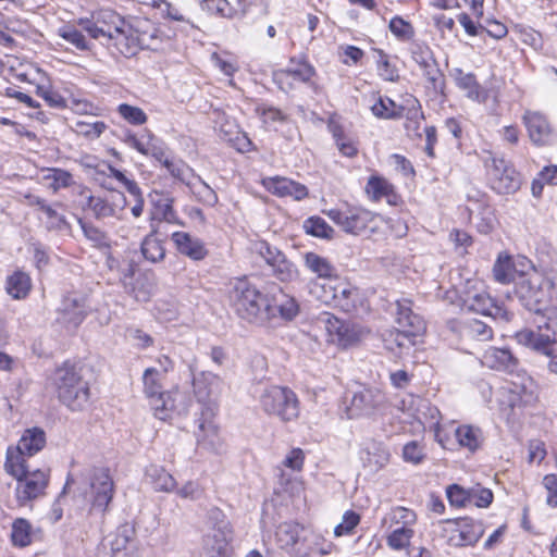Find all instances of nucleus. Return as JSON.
<instances>
[{
	"instance_id": "f257e3e1",
	"label": "nucleus",
	"mask_w": 557,
	"mask_h": 557,
	"mask_svg": "<svg viewBox=\"0 0 557 557\" xmlns=\"http://www.w3.org/2000/svg\"><path fill=\"white\" fill-rule=\"evenodd\" d=\"M77 25L92 39L102 45L113 46L124 57H133L140 49L152 48L157 29L147 21L129 24L112 9H98L90 17L77 20Z\"/></svg>"
},
{
	"instance_id": "f03ea898",
	"label": "nucleus",
	"mask_w": 557,
	"mask_h": 557,
	"mask_svg": "<svg viewBox=\"0 0 557 557\" xmlns=\"http://www.w3.org/2000/svg\"><path fill=\"white\" fill-rule=\"evenodd\" d=\"M517 298L525 309L545 319L544 330L557 343V271L534 273L521 282Z\"/></svg>"
},
{
	"instance_id": "7ed1b4c3",
	"label": "nucleus",
	"mask_w": 557,
	"mask_h": 557,
	"mask_svg": "<svg viewBox=\"0 0 557 557\" xmlns=\"http://www.w3.org/2000/svg\"><path fill=\"white\" fill-rule=\"evenodd\" d=\"M164 376L157 368H147L143 373L144 394L156 418L166 421L173 414H186L190 399L178 388L164 391L162 380Z\"/></svg>"
},
{
	"instance_id": "20e7f679",
	"label": "nucleus",
	"mask_w": 557,
	"mask_h": 557,
	"mask_svg": "<svg viewBox=\"0 0 557 557\" xmlns=\"http://www.w3.org/2000/svg\"><path fill=\"white\" fill-rule=\"evenodd\" d=\"M228 302L234 312L249 323H263L271 310L265 296L245 277L231 282Z\"/></svg>"
},
{
	"instance_id": "39448f33",
	"label": "nucleus",
	"mask_w": 557,
	"mask_h": 557,
	"mask_svg": "<svg viewBox=\"0 0 557 557\" xmlns=\"http://www.w3.org/2000/svg\"><path fill=\"white\" fill-rule=\"evenodd\" d=\"M52 381L58 398L67 408L78 411L88 405L90 398L89 384L73 366L63 363L55 370Z\"/></svg>"
},
{
	"instance_id": "423d86ee",
	"label": "nucleus",
	"mask_w": 557,
	"mask_h": 557,
	"mask_svg": "<svg viewBox=\"0 0 557 557\" xmlns=\"http://www.w3.org/2000/svg\"><path fill=\"white\" fill-rule=\"evenodd\" d=\"M327 216L346 234L359 236L377 233L383 218L363 207L346 205L331 209Z\"/></svg>"
},
{
	"instance_id": "0eeeda50",
	"label": "nucleus",
	"mask_w": 557,
	"mask_h": 557,
	"mask_svg": "<svg viewBox=\"0 0 557 557\" xmlns=\"http://www.w3.org/2000/svg\"><path fill=\"white\" fill-rule=\"evenodd\" d=\"M4 471L16 480L14 492L20 506H26L45 495L50 479L48 470H30L28 463H22V469L15 473L8 467V463H4Z\"/></svg>"
},
{
	"instance_id": "6e6552de",
	"label": "nucleus",
	"mask_w": 557,
	"mask_h": 557,
	"mask_svg": "<svg viewBox=\"0 0 557 557\" xmlns=\"http://www.w3.org/2000/svg\"><path fill=\"white\" fill-rule=\"evenodd\" d=\"M262 410L277 417L284 422L293 421L299 416V400L297 395L288 387L271 386L260 397Z\"/></svg>"
},
{
	"instance_id": "1a4fd4ad",
	"label": "nucleus",
	"mask_w": 557,
	"mask_h": 557,
	"mask_svg": "<svg viewBox=\"0 0 557 557\" xmlns=\"http://www.w3.org/2000/svg\"><path fill=\"white\" fill-rule=\"evenodd\" d=\"M441 536L451 547L473 546L484 534V527L472 518L443 520L440 522Z\"/></svg>"
},
{
	"instance_id": "9d476101",
	"label": "nucleus",
	"mask_w": 557,
	"mask_h": 557,
	"mask_svg": "<svg viewBox=\"0 0 557 557\" xmlns=\"http://www.w3.org/2000/svg\"><path fill=\"white\" fill-rule=\"evenodd\" d=\"M548 270H546L547 272ZM534 273H545L532 268L530 260L524 257L513 258L507 253H499L493 265V276L500 284L515 283V295L518 285L530 278Z\"/></svg>"
},
{
	"instance_id": "9b49d317",
	"label": "nucleus",
	"mask_w": 557,
	"mask_h": 557,
	"mask_svg": "<svg viewBox=\"0 0 557 557\" xmlns=\"http://www.w3.org/2000/svg\"><path fill=\"white\" fill-rule=\"evenodd\" d=\"M46 445V434L39 428H32L24 431L16 446H9L5 454V461L12 472L22 469V463H28V458L39 453Z\"/></svg>"
},
{
	"instance_id": "f8f14e48",
	"label": "nucleus",
	"mask_w": 557,
	"mask_h": 557,
	"mask_svg": "<svg viewBox=\"0 0 557 557\" xmlns=\"http://www.w3.org/2000/svg\"><path fill=\"white\" fill-rule=\"evenodd\" d=\"M485 169L488 185L497 194H513L520 188V174L504 158L491 157L486 159Z\"/></svg>"
},
{
	"instance_id": "ddd939ff",
	"label": "nucleus",
	"mask_w": 557,
	"mask_h": 557,
	"mask_svg": "<svg viewBox=\"0 0 557 557\" xmlns=\"http://www.w3.org/2000/svg\"><path fill=\"white\" fill-rule=\"evenodd\" d=\"M408 403L416 410L410 416L417 420L423 428L433 430L435 441L443 447L447 448L450 443V437L446 428L440 423L441 412L426 400L410 396Z\"/></svg>"
},
{
	"instance_id": "4468645a",
	"label": "nucleus",
	"mask_w": 557,
	"mask_h": 557,
	"mask_svg": "<svg viewBox=\"0 0 557 557\" xmlns=\"http://www.w3.org/2000/svg\"><path fill=\"white\" fill-rule=\"evenodd\" d=\"M386 404L383 392L375 387L361 386L352 392L347 406L349 418L371 417L380 412Z\"/></svg>"
},
{
	"instance_id": "2eb2a0df",
	"label": "nucleus",
	"mask_w": 557,
	"mask_h": 557,
	"mask_svg": "<svg viewBox=\"0 0 557 557\" xmlns=\"http://www.w3.org/2000/svg\"><path fill=\"white\" fill-rule=\"evenodd\" d=\"M218 407L213 403L206 405L197 419L196 431L197 445L201 449L220 454L223 450V441L220 437L218 426L213 422Z\"/></svg>"
},
{
	"instance_id": "dca6fc26",
	"label": "nucleus",
	"mask_w": 557,
	"mask_h": 557,
	"mask_svg": "<svg viewBox=\"0 0 557 557\" xmlns=\"http://www.w3.org/2000/svg\"><path fill=\"white\" fill-rule=\"evenodd\" d=\"M91 509L104 512L114 495L113 480L108 469L94 468L87 475Z\"/></svg>"
},
{
	"instance_id": "f3484780",
	"label": "nucleus",
	"mask_w": 557,
	"mask_h": 557,
	"mask_svg": "<svg viewBox=\"0 0 557 557\" xmlns=\"http://www.w3.org/2000/svg\"><path fill=\"white\" fill-rule=\"evenodd\" d=\"M323 323L329 335V341L342 347H347L359 342L369 333L367 329L359 324L344 322L329 313L324 315Z\"/></svg>"
},
{
	"instance_id": "a211bd4d",
	"label": "nucleus",
	"mask_w": 557,
	"mask_h": 557,
	"mask_svg": "<svg viewBox=\"0 0 557 557\" xmlns=\"http://www.w3.org/2000/svg\"><path fill=\"white\" fill-rule=\"evenodd\" d=\"M258 251L277 280L281 282H292L297 277L298 270L296 265L277 248L261 242L258 244Z\"/></svg>"
},
{
	"instance_id": "6ab92c4d",
	"label": "nucleus",
	"mask_w": 557,
	"mask_h": 557,
	"mask_svg": "<svg viewBox=\"0 0 557 557\" xmlns=\"http://www.w3.org/2000/svg\"><path fill=\"white\" fill-rule=\"evenodd\" d=\"M529 137L534 145H549L556 137V133L544 114L537 111L527 110L522 116Z\"/></svg>"
},
{
	"instance_id": "aec40b11",
	"label": "nucleus",
	"mask_w": 557,
	"mask_h": 557,
	"mask_svg": "<svg viewBox=\"0 0 557 557\" xmlns=\"http://www.w3.org/2000/svg\"><path fill=\"white\" fill-rule=\"evenodd\" d=\"M124 143L139 153L154 158L158 162L163 161L166 152L164 143L148 129L143 131L139 135L127 133Z\"/></svg>"
},
{
	"instance_id": "412c9836",
	"label": "nucleus",
	"mask_w": 557,
	"mask_h": 557,
	"mask_svg": "<svg viewBox=\"0 0 557 557\" xmlns=\"http://www.w3.org/2000/svg\"><path fill=\"white\" fill-rule=\"evenodd\" d=\"M193 385L195 395L201 405L200 410L209 403H213L218 407L215 399L222 393L223 387V381L218 374L202 371L194 377Z\"/></svg>"
},
{
	"instance_id": "4be33fe9",
	"label": "nucleus",
	"mask_w": 557,
	"mask_h": 557,
	"mask_svg": "<svg viewBox=\"0 0 557 557\" xmlns=\"http://www.w3.org/2000/svg\"><path fill=\"white\" fill-rule=\"evenodd\" d=\"M334 547L320 532L306 527L295 557H320L331 554Z\"/></svg>"
},
{
	"instance_id": "5701e85b",
	"label": "nucleus",
	"mask_w": 557,
	"mask_h": 557,
	"mask_svg": "<svg viewBox=\"0 0 557 557\" xmlns=\"http://www.w3.org/2000/svg\"><path fill=\"white\" fill-rule=\"evenodd\" d=\"M465 306L468 310L494 319L510 321L511 313L504 307L497 305L494 299L485 292L468 295L465 299Z\"/></svg>"
},
{
	"instance_id": "b1692460",
	"label": "nucleus",
	"mask_w": 557,
	"mask_h": 557,
	"mask_svg": "<svg viewBox=\"0 0 557 557\" xmlns=\"http://www.w3.org/2000/svg\"><path fill=\"white\" fill-rule=\"evenodd\" d=\"M87 314V306L84 297L70 294L62 300L58 320L65 325L66 329H76Z\"/></svg>"
},
{
	"instance_id": "393cba45",
	"label": "nucleus",
	"mask_w": 557,
	"mask_h": 557,
	"mask_svg": "<svg viewBox=\"0 0 557 557\" xmlns=\"http://www.w3.org/2000/svg\"><path fill=\"white\" fill-rule=\"evenodd\" d=\"M262 186L277 197H290L297 201L308 196V188L304 184L283 176L265 177Z\"/></svg>"
},
{
	"instance_id": "a878e982",
	"label": "nucleus",
	"mask_w": 557,
	"mask_h": 557,
	"mask_svg": "<svg viewBox=\"0 0 557 557\" xmlns=\"http://www.w3.org/2000/svg\"><path fill=\"white\" fill-rule=\"evenodd\" d=\"M543 325H539V330L523 329L515 334L518 344L534 350L537 354L550 356L553 354V345L550 334L543 333Z\"/></svg>"
},
{
	"instance_id": "bb28decb",
	"label": "nucleus",
	"mask_w": 557,
	"mask_h": 557,
	"mask_svg": "<svg viewBox=\"0 0 557 557\" xmlns=\"http://www.w3.org/2000/svg\"><path fill=\"white\" fill-rule=\"evenodd\" d=\"M306 525L295 521H285L275 530V542L277 546L290 556L296 555Z\"/></svg>"
},
{
	"instance_id": "cd10ccee",
	"label": "nucleus",
	"mask_w": 557,
	"mask_h": 557,
	"mask_svg": "<svg viewBox=\"0 0 557 557\" xmlns=\"http://www.w3.org/2000/svg\"><path fill=\"white\" fill-rule=\"evenodd\" d=\"M453 332L461 338L486 342L493 338V330L486 323L476 319L453 320L448 322Z\"/></svg>"
},
{
	"instance_id": "c85d7f7f",
	"label": "nucleus",
	"mask_w": 557,
	"mask_h": 557,
	"mask_svg": "<svg viewBox=\"0 0 557 557\" xmlns=\"http://www.w3.org/2000/svg\"><path fill=\"white\" fill-rule=\"evenodd\" d=\"M481 363L492 370L511 373L519 364V360L508 348L488 347L481 357Z\"/></svg>"
},
{
	"instance_id": "c756f323",
	"label": "nucleus",
	"mask_w": 557,
	"mask_h": 557,
	"mask_svg": "<svg viewBox=\"0 0 557 557\" xmlns=\"http://www.w3.org/2000/svg\"><path fill=\"white\" fill-rule=\"evenodd\" d=\"M313 75L314 69L309 63L292 60L288 69L274 72L273 79L282 90L287 91L292 88L290 79L307 83Z\"/></svg>"
},
{
	"instance_id": "7c9ffc66",
	"label": "nucleus",
	"mask_w": 557,
	"mask_h": 557,
	"mask_svg": "<svg viewBox=\"0 0 557 557\" xmlns=\"http://www.w3.org/2000/svg\"><path fill=\"white\" fill-rule=\"evenodd\" d=\"M126 205V198L122 193L111 195V198L89 196L87 206L97 219L116 216Z\"/></svg>"
},
{
	"instance_id": "2f4dec72",
	"label": "nucleus",
	"mask_w": 557,
	"mask_h": 557,
	"mask_svg": "<svg viewBox=\"0 0 557 557\" xmlns=\"http://www.w3.org/2000/svg\"><path fill=\"white\" fill-rule=\"evenodd\" d=\"M412 302L409 299L396 301V323L399 327L409 332V334L422 335L425 331L423 319L412 311Z\"/></svg>"
},
{
	"instance_id": "473e14b6",
	"label": "nucleus",
	"mask_w": 557,
	"mask_h": 557,
	"mask_svg": "<svg viewBox=\"0 0 557 557\" xmlns=\"http://www.w3.org/2000/svg\"><path fill=\"white\" fill-rule=\"evenodd\" d=\"M171 239L180 253L193 260H202L208 255V250L202 240L191 236L189 233L174 232L171 235Z\"/></svg>"
},
{
	"instance_id": "72a5a7b5",
	"label": "nucleus",
	"mask_w": 557,
	"mask_h": 557,
	"mask_svg": "<svg viewBox=\"0 0 557 557\" xmlns=\"http://www.w3.org/2000/svg\"><path fill=\"white\" fill-rule=\"evenodd\" d=\"M412 59L423 70L426 79L436 88L441 72L429 47L417 45L412 49Z\"/></svg>"
},
{
	"instance_id": "f704fd0d",
	"label": "nucleus",
	"mask_w": 557,
	"mask_h": 557,
	"mask_svg": "<svg viewBox=\"0 0 557 557\" xmlns=\"http://www.w3.org/2000/svg\"><path fill=\"white\" fill-rule=\"evenodd\" d=\"M417 522V515L413 510L405 507L392 508L382 519V525L388 530L412 529Z\"/></svg>"
},
{
	"instance_id": "c9c22d12",
	"label": "nucleus",
	"mask_w": 557,
	"mask_h": 557,
	"mask_svg": "<svg viewBox=\"0 0 557 557\" xmlns=\"http://www.w3.org/2000/svg\"><path fill=\"white\" fill-rule=\"evenodd\" d=\"M135 530L129 524L120 525L110 542L111 557H129Z\"/></svg>"
},
{
	"instance_id": "e433bc0d",
	"label": "nucleus",
	"mask_w": 557,
	"mask_h": 557,
	"mask_svg": "<svg viewBox=\"0 0 557 557\" xmlns=\"http://www.w3.org/2000/svg\"><path fill=\"white\" fill-rule=\"evenodd\" d=\"M453 433L457 440L458 445L471 453L478 450L484 441L481 429L473 425H459L453 430Z\"/></svg>"
},
{
	"instance_id": "4c0bfd02",
	"label": "nucleus",
	"mask_w": 557,
	"mask_h": 557,
	"mask_svg": "<svg viewBox=\"0 0 557 557\" xmlns=\"http://www.w3.org/2000/svg\"><path fill=\"white\" fill-rule=\"evenodd\" d=\"M40 182L53 194L74 184L73 175L69 171L58 168L44 169Z\"/></svg>"
},
{
	"instance_id": "58836bf2",
	"label": "nucleus",
	"mask_w": 557,
	"mask_h": 557,
	"mask_svg": "<svg viewBox=\"0 0 557 557\" xmlns=\"http://www.w3.org/2000/svg\"><path fill=\"white\" fill-rule=\"evenodd\" d=\"M270 306L271 310L268 313V319L275 317L277 312L283 320L290 321L299 312V305L296 299L282 290L273 297V305Z\"/></svg>"
},
{
	"instance_id": "ea45409f",
	"label": "nucleus",
	"mask_w": 557,
	"mask_h": 557,
	"mask_svg": "<svg viewBox=\"0 0 557 557\" xmlns=\"http://www.w3.org/2000/svg\"><path fill=\"white\" fill-rule=\"evenodd\" d=\"M150 199L154 209L152 219L178 223L177 215L173 209V199L169 195L154 191L150 195Z\"/></svg>"
},
{
	"instance_id": "a19ab883",
	"label": "nucleus",
	"mask_w": 557,
	"mask_h": 557,
	"mask_svg": "<svg viewBox=\"0 0 557 557\" xmlns=\"http://www.w3.org/2000/svg\"><path fill=\"white\" fill-rule=\"evenodd\" d=\"M7 293L14 299H24L32 289L30 276L21 270L14 271L7 277Z\"/></svg>"
},
{
	"instance_id": "79ce46f5",
	"label": "nucleus",
	"mask_w": 557,
	"mask_h": 557,
	"mask_svg": "<svg viewBox=\"0 0 557 557\" xmlns=\"http://www.w3.org/2000/svg\"><path fill=\"white\" fill-rule=\"evenodd\" d=\"M336 284L337 278L335 276L320 281L315 280L310 282L309 293L320 302L332 306L334 299H336Z\"/></svg>"
},
{
	"instance_id": "37998d69",
	"label": "nucleus",
	"mask_w": 557,
	"mask_h": 557,
	"mask_svg": "<svg viewBox=\"0 0 557 557\" xmlns=\"http://www.w3.org/2000/svg\"><path fill=\"white\" fill-rule=\"evenodd\" d=\"M305 267L317 275L318 281L335 276L334 265L324 257L315 252H306L304 255Z\"/></svg>"
},
{
	"instance_id": "c03bdc74",
	"label": "nucleus",
	"mask_w": 557,
	"mask_h": 557,
	"mask_svg": "<svg viewBox=\"0 0 557 557\" xmlns=\"http://www.w3.org/2000/svg\"><path fill=\"white\" fill-rule=\"evenodd\" d=\"M11 543L14 547L24 548L33 543L34 529L25 518H16L11 527Z\"/></svg>"
},
{
	"instance_id": "a18cd8bd",
	"label": "nucleus",
	"mask_w": 557,
	"mask_h": 557,
	"mask_svg": "<svg viewBox=\"0 0 557 557\" xmlns=\"http://www.w3.org/2000/svg\"><path fill=\"white\" fill-rule=\"evenodd\" d=\"M418 336L417 334H409L405 329L398 326L387 331L383 335V341L388 350L395 351L396 349L409 348L414 345Z\"/></svg>"
},
{
	"instance_id": "49530a36",
	"label": "nucleus",
	"mask_w": 557,
	"mask_h": 557,
	"mask_svg": "<svg viewBox=\"0 0 557 557\" xmlns=\"http://www.w3.org/2000/svg\"><path fill=\"white\" fill-rule=\"evenodd\" d=\"M401 107L404 108L401 117L406 119V129L408 132H413L416 135H420L419 129L424 119V115L423 112L421 111V106L419 101L413 97H409L406 100V106Z\"/></svg>"
},
{
	"instance_id": "de8ad7c7",
	"label": "nucleus",
	"mask_w": 557,
	"mask_h": 557,
	"mask_svg": "<svg viewBox=\"0 0 557 557\" xmlns=\"http://www.w3.org/2000/svg\"><path fill=\"white\" fill-rule=\"evenodd\" d=\"M357 296L358 292L356 288L337 278L336 299H334V304H332V306L337 307L345 312H351L356 308Z\"/></svg>"
},
{
	"instance_id": "09e8293b",
	"label": "nucleus",
	"mask_w": 557,
	"mask_h": 557,
	"mask_svg": "<svg viewBox=\"0 0 557 557\" xmlns=\"http://www.w3.org/2000/svg\"><path fill=\"white\" fill-rule=\"evenodd\" d=\"M58 35L69 45L81 51L90 50L92 44L73 24H66L58 29Z\"/></svg>"
},
{
	"instance_id": "8fccbe9b",
	"label": "nucleus",
	"mask_w": 557,
	"mask_h": 557,
	"mask_svg": "<svg viewBox=\"0 0 557 557\" xmlns=\"http://www.w3.org/2000/svg\"><path fill=\"white\" fill-rule=\"evenodd\" d=\"M371 112L379 119H398L403 116L404 108L397 106L388 97H377L375 102L371 106Z\"/></svg>"
},
{
	"instance_id": "3c124183",
	"label": "nucleus",
	"mask_w": 557,
	"mask_h": 557,
	"mask_svg": "<svg viewBox=\"0 0 557 557\" xmlns=\"http://www.w3.org/2000/svg\"><path fill=\"white\" fill-rule=\"evenodd\" d=\"M148 476L151 480L153 488L157 492H173L176 487L175 479L163 468L151 467L148 470Z\"/></svg>"
},
{
	"instance_id": "603ef678",
	"label": "nucleus",
	"mask_w": 557,
	"mask_h": 557,
	"mask_svg": "<svg viewBox=\"0 0 557 557\" xmlns=\"http://www.w3.org/2000/svg\"><path fill=\"white\" fill-rule=\"evenodd\" d=\"M455 79L457 86L467 92L471 99L479 100L482 96V88L476 82L472 73H463L461 70H456Z\"/></svg>"
},
{
	"instance_id": "864d4df0",
	"label": "nucleus",
	"mask_w": 557,
	"mask_h": 557,
	"mask_svg": "<svg viewBox=\"0 0 557 557\" xmlns=\"http://www.w3.org/2000/svg\"><path fill=\"white\" fill-rule=\"evenodd\" d=\"M393 191V185L380 176H371L366 185V193L373 200H380L383 197L388 198Z\"/></svg>"
},
{
	"instance_id": "5fc2aeb1",
	"label": "nucleus",
	"mask_w": 557,
	"mask_h": 557,
	"mask_svg": "<svg viewBox=\"0 0 557 557\" xmlns=\"http://www.w3.org/2000/svg\"><path fill=\"white\" fill-rule=\"evenodd\" d=\"M141 253L148 261L158 262L164 258L165 249L162 242L150 234L141 243Z\"/></svg>"
},
{
	"instance_id": "6e6d98bb",
	"label": "nucleus",
	"mask_w": 557,
	"mask_h": 557,
	"mask_svg": "<svg viewBox=\"0 0 557 557\" xmlns=\"http://www.w3.org/2000/svg\"><path fill=\"white\" fill-rule=\"evenodd\" d=\"M214 537H216V540L213 545H210V537L206 540V548L208 550L209 557H228L227 542L231 539L228 524H224L223 529L220 531V534H214Z\"/></svg>"
},
{
	"instance_id": "4d7b16f0",
	"label": "nucleus",
	"mask_w": 557,
	"mask_h": 557,
	"mask_svg": "<svg viewBox=\"0 0 557 557\" xmlns=\"http://www.w3.org/2000/svg\"><path fill=\"white\" fill-rule=\"evenodd\" d=\"M72 129L88 139H95L107 129V124L102 121L78 120L74 123Z\"/></svg>"
},
{
	"instance_id": "13d9d810",
	"label": "nucleus",
	"mask_w": 557,
	"mask_h": 557,
	"mask_svg": "<svg viewBox=\"0 0 557 557\" xmlns=\"http://www.w3.org/2000/svg\"><path fill=\"white\" fill-rule=\"evenodd\" d=\"M304 228L307 234L320 238H332L334 230L327 222L320 216H310L304 222Z\"/></svg>"
},
{
	"instance_id": "bf43d9fd",
	"label": "nucleus",
	"mask_w": 557,
	"mask_h": 557,
	"mask_svg": "<svg viewBox=\"0 0 557 557\" xmlns=\"http://www.w3.org/2000/svg\"><path fill=\"white\" fill-rule=\"evenodd\" d=\"M413 535V529H393L386 537V543L392 549L401 550L409 546Z\"/></svg>"
},
{
	"instance_id": "052dcab7",
	"label": "nucleus",
	"mask_w": 557,
	"mask_h": 557,
	"mask_svg": "<svg viewBox=\"0 0 557 557\" xmlns=\"http://www.w3.org/2000/svg\"><path fill=\"white\" fill-rule=\"evenodd\" d=\"M214 122L219 137L225 143L233 140V137L239 132L237 124L224 113L218 112Z\"/></svg>"
},
{
	"instance_id": "680f3d73",
	"label": "nucleus",
	"mask_w": 557,
	"mask_h": 557,
	"mask_svg": "<svg viewBox=\"0 0 557 557\" xmlns=\"http://www.w3.org/2000/svg\"><path fill=\"white\" fill-rule=\"evenodd\" d=\"M376 69L379 75L387 82H395L398 79V71L395 65L391 64L388 55L383 50H375Z\"/></svg>"
},
{
	"instance_id": "e2e57ef3",
	"label": "nucleus",
	"mask_w": 557,
	"mask_h": 557,
	"mask_svg": "<svg viewBox=\"0 0 557 557\" xmlns=\"http://www.w3.org/2000/svg\"><path fill=\"white\" fill-rule=\"evenodd\" d=\"M120 116L132 125H143L147 122L148 116L139 107L121 103L116 108Z\"/></svg>"
},
{
	"instance_id": "0e129e2a",
	"label": "nucleus",
	"mask_w": 557,
	"mask_h": 557,
	"mask_svg": "<svg viewBox=\"0 0 557 557\" xmlns=\"http://www.w3.org/2000/svg\"><path fill=\"white\" fill-rule=\"evenodd\" d=\"M425 447L418 441H411L403 447V458L406 462L420 465L425 459Z\"/></svg>"
},
{
	"instance_id": "69168bd1",
	"label": "nucleus",
	"mask_w": 557,
	"mask_h": 557,
	"mask_svg": "<svg viewBox=\"0 0 557 557\" xmlns=\"http://www.w3.org/2000/svg\"><path fill=\"white\" fill-rule=\"evenodd\" d=\"M201 8L211 14L222 17L232 18L236 15V11L227 0H203Z\"/></svg>"
},
{
	"instance_id": "338daca9",
	"label": "nucleus",
	"mask_w": 557,
	"mask_h": 557,
	"mask_svg": "<svg viewBox=\"0 0 557 557\" xmlns=\"http://www.w3.org/2000/svg\"><path fill=\"white\" fill-rule=\"evenodd\" d=\"M388 28L391 33L401 41L409 40L414 35L412 25L400 16L393 17L389 22Z\"/></svg>"
},
{
	"instance_id": "774afa93",
	"label": "nucleus",
	"mask_w": 557,
	"mask_h": 557,
	"mask_svg": "<svg viewBox=\"0 0 557 557\" xmlns=\"http://www.w3.org/2000/svg\"><path fill=\"white\" fill-rule=\"evenodd\" d=\"M469 506L486 508L493 502V493L491 490L475 485L469 487Z\"/></svg>"
}]
</instances>
